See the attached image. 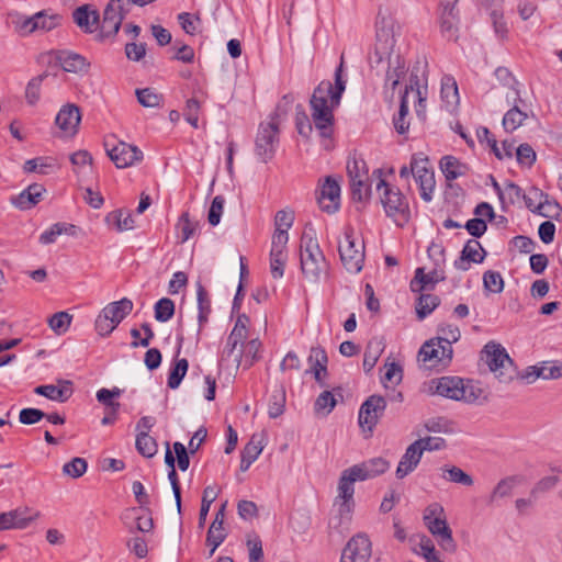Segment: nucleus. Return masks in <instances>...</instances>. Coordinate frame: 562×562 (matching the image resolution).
<instances>
[{
  "mask_svg": "<svg viewBox=\"0 0 562 562\" xmlns=\"http://www.w3.org/2000/svg\"><path fill=\"white\" fill-rule=\"evenodd\" d=\"M319 207L328 214L335 213L340 206V186L331 177H326L317 195Z\"/></svg>",
  "mask_w": 562,
  "mask_h": 562,
  "instance_id": "18",
  "label": "nucleus"
},
{
  "mask_svg": "<svg viewBox=\"0 0 562 562\" xmlns=\"http://www.w3.org/2000/svg\"><path fill=\"white\" fill-rule=\"evenodd\" d=\"M81 121L80 110L76 104L64 105L56 115V125L67 135H75Z\"/></svg>",
  "mask_w": 562,
  "mask_h": 562,
  "instance_id": "20",
  "label": "nucleus"
},
{
  "mask_svg": "<svg viewBox=\"0 0 562 562\" xmlns=\"http://www.w3.org/2000/svg\"><path fill=\"white\" fill-rule=\"evenodd\" d=\"M485 254L480 241L469 239L461 251V256L454 261V267L458 270L467 271L470 269L471 262L481 263L484 260Z\"/></svg>",
  "mask_w": 562,
  "mask_h": 562,
  "instance_id": "22",
  "label": "nucleus"
},
{
  "mask_svg": "<svg viewBox=\"0 0 562 562\" xmlns=\"http://www.w3.org/2000/svg\"><path fill=\"white\" fill-rule=\"evenodd\" d=\"M423 452L419 447V442L414 441L411 443L405 453L402 456L400 463L396 469L397 479H404L411 472H413L418 463L420 462Z\"/></svg>",
  "mask_w": 562,
  "mask_h": 562,
  "instance_id": "25",
  "label": "nucleus"
},
{
  "mask_svg": "<svg viewBox=\"0 0 562 562\" xmlns=\"http://www.w3.org/2000/svg\"><path fill=\"white\" fill-rule=\"evenodd\" d=\"M357 481H360V477H358L352 467L341 472L338 482V496L336 497V502H340L339 512L341 515L349 514L352 509L355 482Z\"/></svg>",
  "mask_w": 562,
  "mask_h": 562,
  "instance_id": "15",
  "label": "nucleus"
},
{
  "mask_svg": "<svg viewBox=\"0 0 562 562\" xmlns=\"http://www.w3.org/2000/svg\"><path fill=\"white\" fill-rule=\"evenodd\" d=\"M513 108L503 117V126L507 132L517 130L528 117L527 112L522 110L525 102L520 103L517 97H513Z\"/></svg>",
  "mask_w": 562,
  "mask_h": 562,
  "instance_id": "30",
  "label": "nucleus"
},
{
  "mask_svg": "<svg viewBox=\"0 0 562 562\" xmlns=\"http://www.w3.org/2000/svg\"><path fill=\"white\" fill-rule=\"evenodd\" d=\"M372 176L378 178L376 191L380 193V201L387 217H391L397 226L403 227L411 220V209L407 198L402 191L387 183L383 178V170L375 169Z\"/></svg>",
  "mask_w": 562,
  "mask_h": 562,
  "instance_id": "4",
  "label": "nucleus"
},
{
  "mask_svg": "<svg viewBox=\"0 0 562 562\" xmlns=\"http://www.w3.org/2000/svg\"><path fill=\"white\" fill-rule=\"evenodd\" d=\"M285 395L282 392H277L271 395L269 401L268 414L270 418H277L284 412Z\"/></svg>",
  "mask_w": 562,
  "mask_h": 562,
  "instance_id": "64",
  "label": "nucleus"
},
{
  "mask_svg": "<svg viewBox=\"0 0 562 562\" xmlns=\"http://www.w3.org/2000/svg\"><path fill=\"white\" fill-rule=\"evenodd\" d=\"M411 171L419 186L420 198L425 202H430L436 187V180L429 159L423 154H414L411 159Z\"/></svg>",
  "mask_w": 562,
  "mask_h": 562,
  "instance_id": "9",
  "label": "nucleus"
},
{
  "mask_svg": "<svg viewBox=\"0 0 562 562\" xmlns=\"http://www.w3.org/2000/svg\"><path fill=\"white\" fill-rule=\"evenodd\" d=\"M279 140L278 121L273 119L267 123H260L255 139V153L261 162L267 164L274 157Z\"/></svg>",
  "mask_w": 562,
  "mask_h": 562,
  "instance_id": "8",
  "label": "nucleus"
},
{
  "mask_svg": "<svg viewBox=\"0 0 562 562\" xmlns=\"http://www.w3.org/2000/svg\"><path fill=\"white\" fill-rule=\"evenodd\" d=\"M338 251L344 268L350 273H358L364 263V241L356 235L353 227L346 226L344 237L338 243Z\"/></svg>",
  "mask_w": 562,
  "mask_h": 562,
  "instance_id": "6",
  "label": "nucleus"
},
{
  "mask_svg": "<svg viewBox=\"0 0 562 562\" xmlns=\"http://www.w3.org/2000/svg\"><path fill=\"white\" fill-rule=\"evenodd\" d=\"M328 267L315 231H304L300 240V268L304 279L310 283H318L322 276L327 273Z\"/></svg>",
  "mask_w": 562,
  "mask_h": 562,
  "instance_id": "3",
  "label": "nucleus"
},
{
  "mask_svg": "<svg viewBox=\"0 0 562 562\" xmlns=\"http://www.w3.org/2000/svg\"><path fill=\"white\" fill-rule=\"evenodd\" d=\"M58 384V386L53 384L38 385L34 389V393L52 401L65 403L74 393L72 382L69 380H59Z\"/></svg>",
  "mask_w": 562,
  "mask_h": 562,
  "instance_id": "24",
  "label": "nucleus"
},
{
  "mask_svg": "<svg viewBox=\"0 0 562 562\" xmlns=\"http://www.w3.org/2000/svg\"><path fill=\"white\" fill-rule=\"evenodd\" d=\"M335 393L341 396V387H335L331 391L322 392L314 403V412L324 416L328 415L336 406Z\"/></svg>",
  "mask_w": 562,
  "mask_h": 562,
  "instance_id": "34",
  "label": "nucleus"
},
{
  "mask_svg": "<svg viewBox=\"0 0 562 562\" xmlns=\"http://www.w3.org/2000/svg\"><path fill=\"white\" fill-rule=\"evenodd\" d=\"M137 101L145 108H157L162 102V94L157 93L151 88L136 90Z\"/></svg>",
  "mask_w": 562,
  "mask_h": 562,
  "instance_id": "46",
  "label": "nucleus"
},
{
  "mask_svg": "<svg viewBox=\"0 0 562 562\" xmlns=\"http://www.w3.org/2000/svg\"><path fill=\"white\" fill-rule=\"evenodd\" d=\"M155 318L158 322H168L175 314V303L168 297L158 300L155 304Z\"/></svg>",
  "mask_w": 562,
  "mask_h": 562,
  "instance_id": "49",
  "label": "nucleus"
},
{
  "mask_svg": "<svg viewBox=\"0 0 562 562\" xmlns=\"http://www.w3.org/2000/svg\"><path fill=\"white\" fill-rule=\"evenodd\" d=\"M61 15L52 14L47 15L44 11L35 13L36 29L42 31H52L57 27L61 22Z\"/></svg>",
  "mask_w": 562,
  "mask_h": 562,
  "instance_id": "57",
  "label": "nucleus"
},
{
  "mask_svg": "<svg viewBox=\"0 0 562 562\" xmlns=\"http://www.w3.org/2000/svg\"><path fill=\"white\" fill-rule=\"evenodd\" d=\"M495 76L504 87L513 90L514 97H517L520 103H524V100L520 97V91L518 89L519 82L506 67H498L495 70Z\"/></svg>",
  "mask_w": 562,
  "mask_h": 562,
  "instance_id": "45",
  "label": "nucleus"
},
{
  "mask_svg": "<svg viewBox=\"0 0 562 562\" xmlns=\"http://www.w3.org/2000/svg\"><path fill=\"white\" fill-rule=\"evenodd\" d=\"M453 349L450 345H445L440 339L432 338L426 341L419 352L418 359L429 368L445 369L452 360Z\"/></svg>",
  "mask_w": 562,
  "mask_h": 562,
  "instance_id": "11",
  "label": "nucleus"
},
{
  "mask_svg": "<svg viewBox=\"0 0 562 562\" xmlns=\"http://www.w3.org/2000/svg\"><path fill=\"white\" fill-rule=\"evenodd\" d=\"M344 55L335 70V83L329 80H323L314 89L310 100L312 119L321 137L325 140V148L329 149V140L333 135L334 109L340 104L341 95L346 90V79H344Z\"/></svg>",
  "mask_w": 562,
  "mask_h": 562,
  "instance_id": "2",
  "label": "nucleus"
},
{
  "mask_svg": "<svg viewBox=\"0 0 562 562\" xmlns=\"http://www.w3.org/2000/svg\"><path fill=\"white\" fill-rule=\"evenodd\" d=\"M445 277L439 276L436 270L426 273L424 268H417L415 276L411 281V290L413 292H422L423 290H432L435 285L442 281Z\"/></svg>",
  "mask_w": 562,
  "mask_h": 562,
  "instance_id": "29",
  "label": "nucleus"
},
{
  "mask_svg": "<svg viewBox=\"0 0 562 562\" xmlns=\"http://www.w3.org/2000/svg\"><path fill=\"white\" fill-rule=\"evenodd\" d=\"M481 359L495 373L499 382L508 383L516 375V367L513 359L498 342L488 341L481 351Z\"/></svg>",
  "mask_w": 562,
  "mask_h": 562,
  "instance_id": "7",
  "label": "nucleus"
},
{
  "mask_svg": "<svg viewBox=\"0 0 562 562\" xmlns=\"http://www.w3.org/2000/svg\"><path fill=\"white\" fill-rule=\"evenodd\" d=\"M347 173L350 181L357 179L369 180V171L366 161L356 155L347 161Z\"/></svg>",
  "mask_w": 562,
  "mask_h": 562,
  "instance_id": "41",
  "label": "nucleus"
},
{
  "mask_svg": "<svg viewBox=\"0 0 562 562\" xmlns=\"http://www.w3.org/2000/svg\"><path fill=\"white\" fill-rule=\"evenodd\" d=\"M440 169L448 181L456 180L460 177L467 176L470 168L467 164L460 161L451 155L443 156L439 162Z\"/></svg>",
  "mask_w": 562,
  "mask_h": 562,
  "instance_id": "28",
  "label": "nucleus"
},
{
  "mask_svg": "<svg viewBox=\"0 0 562 562\" xmlns=\"http://www.w3.org/2000/svg\"><path fill=\"white\" fill-rule=\"evenodd\" d=\"M72 18L75 23L87 33L95 31L100 23L99 11L91 9L89 4L77 8L72 12Z\"/></svg>",
  "mask_w": 562,
  "mask_h": 562,
  "instance_id": "27",
  "label": "nucleus"
},
{
  "mask_svg": "<svg viewBox=\"0 0 562 562\" xmlns=\"http://www.w3.org/2000/svg\"><path fill=\"white\" fill-rule=\"evenodd\" d=\"M55 61L67 72H88L90 63L80 54L71 50H57Z\"/></svg>",
  "mask_w": 562,
  "mask_h": 562,
  "instance_id": "21",
  "label": "nucleus"
},
{
  "mask_svg": "<svg viewBox=\"0 0 562 562\" xmlns=\"http://www.w3.org/2000/svg\"><path fill=\"white\" fill-rule=\"evenodd\" d=\"M48 75L46 72H44V74H41V75L32 78L27 82V86H26V89H25V99H26V102L30 105L36 104L37 101L40 100V98H41V86H42L43 80Z\"/></svg>",
  "mask_w": 562,
  "mask_h": 562,
  "instance_id": "48",
  "label": "nucleus"
},
{
  "mask_svg": "<svg viewBox=\"0 0 562 562\" xmlns=\"http://www.w3.org/2000/svg\"><path fill=\"white\" fill-rule=\"evenodd\" d=\"M459 0L439 1V25L441 35L449 41H457L459 37V11L456 5Z\"/></svg>",
  "mask_w": 562,
  "mask_h": 562,
  "instance_id": "12",
  "label": "nucleus"
},
{
  "mask_svg": "<svg viewBox=\"0 0 562 562\" xmlns=\"http://www.w3.org/2000/svg\"><path fill=\"white\" fill-rule=\"evenodd\" d=\"M122 394V390L119 387L109 389H100L97 392V400L99 403L105 406V409L119 411L121 404L115 401L116 397H120Z\"/></svg>",
  "mask_w": 562,
  "mask_h": 562,
  "instance_id": "42",
  "label": "nucleus"
},
{
  "mask_svg": "<svg viewBox=\"0 0 562 562\" xmlns=\"http://www.w3.org/2000/svg\"><path fill=\"white\" fill-rule=\"evenodd\" d=\"M530 193L533 194L536 199H543V201H540L536 206L537 214L551 218H557L560 215V204L555 200H551L547 193H543L536 187L530 189Z\"/></svg>",
  "mask_w": 562,
  "mask_h": 562,
  "instance_id": "31",
  "label": "nucleus"
},
{
  "mask_svg": "<svg viewBox=\"0 0 562 562\" xmlns=\"http://www.w3.org/2000/svg\"><path fill=\"white\" fill-rule=\"evenodd\" d=\"M352 200L358 202H367L371 195V187L369 180L357 179L350 181Z\"/></svg>",
  "mask_w": 562,
  "mask_h": 562,
  "instance_id": "54",
  "label": "nucleus"
},
{
  "mask_svg": "<svg viewBox=\"0 0 562 562\" xmlns=\"http://www.w3.org/2000/svg\"><path fill=\"white\" fill-rule=\"evenodd\" d=\"M217 493L214 491L212 486H207L203 491L201 508L199 514V528H203L211 504L216 499Z\"/></svg>",
  "mask_w": 562,
  "mask_h": 562,
  "instance_id": "53",
  "label": "nucleus"
},
{
  "mask_svg": "<svg viewBox=\"0 0 562 562\" xmlns=\"http://www.w3.org/2000/svg\"><path fill=\"white\" fill-rule=\"evenodd\" d=\"M133 302L124 297L120 301L108 304L102 313L109 316V318L117 326L133 310Z\"/></svg>",
  "mask_w": 562,
  "mask_h": 562,
  "instance_id": "32",
  "label": "nucleus"
},
{
  "mask_svg": "<svg viewBox=\"0 0 562 562\" xmlns=\"http://www.w3.org/2000/svg\"><path fill=\"white\" fill-rule=\"evenodd\" d=\"M352 468L358 474V477H360V481H366L383 474L390 468V463L385 459L378 457L355 464Z\"/></svg>",
  "mask_w": 562,
  "mask_h": 562,
  "instance_id": "26",
  "label": "nucleus"
},
{
  "mask_svg": "<svg viewBox=\"0 0 562 562\" xmlns=\"http://www.w3.org/2000/svg\"><path fill=\"white\" fill-rule=\"evenodd\" d=\"M202 102L196 98L192 97L187 100L186 106L183 110V115L186 121L193 127H199V114L201 110Z\"/></svg>",
  "mask_w": 562,
  "mask_h": 562,
  "instance_id": "52",
  "label": "nucleus"
},
{
  "mask_svg": "<svg viewBox=\"0 0 562 562\" xmlns=\"http://www.w3.org/2000/svg\"><path fill=\"white\" fill-rule=\"evenodd\" d=\"M40 516V512H32L27 507L0 513V531L9 529H25Z\"/></svg>",
  "mask_w": 562,
  "mask_h": 562,
  "instance_id": "17",
  "label": "nucleus"
},
{
  "mask_svg": "<svg viewBox=\"0 0 562 562\" xmlns=\"http://www.w3.org/2000/svg\"><path fill=\"white\" fill-rule=\"evenodd\" d=\"M87 467L88 463L83 458L76 457L71 461L64 464L63 471L65 474L77 479L85 474Z\"/></svg>",
  "mask_w": 562,
  "mask_h": 562,
  "instance_id": "61",
  "label": "nucleus"
},
{
  "mask_svg": "<svg viewBox=\"0 0 562 562\" xmlns=\"http://www.w3.org/2000/svg\"><path fill=\"white\" fill-rule=\"evenodd\" d=\"M521 482L519 476L512 475L501 480L490 496V503L496 498H503L512 495L514 488Z\"/></svg>",
  "mask_w": 562,
  "mask_h": 562,
  "instance_id": "40",
  "label": "nucleus"
},
{
  "mask_svg": "<svg viewBox=\"0 0 562 562\" xmlns=\"http://www.w3.org/2000/svg\"><path fill=\"white\" fill-rule=\"evenodd\" d=\"M263 449L261 437L252 435L249 442L244 447L241 456L255 462Z\"/></svg>",
  "mask_w": 562,
  "mask_h": 562,
  "instance_id": "59",
  "label": "nucleus"
},
{
  "mask_svg": "<svg viewBox=\"0 0 562 562\" xmlns=\"http://www.w3.org/2000/svg\"><path fill=\"white\" fill-rule=\"evenodd\" d=\"M46 189L41 183H32L25 188L20 194L11 199L12 204L22 210L26 211L37 205L42 200Z\"/></svg>",
  "mask_w": 562,
  "mask_h": 562,
  "instance_id": "23",
  "label": "nucleus"
},
{
  "mask_svg": "<svg viewBox=\"0 0 562 562\" xmlns=\"http://www.w3.org/2000/svg\"><path fill=\"white\" fill-rule=\"evenodd\" d=\"M440 304V299L435 294H420L416 301V314L419 321L425 319Z\"/></svg>",
  "mask_w": 562,
  "mask_h": 562,
  "instance_id": "35",
  "label": "nucleus"
},
{
  "mask_svg": "<svg viewBox=\"0 0 562 562\" xmlns=\"http://www.w3.org/2000/svg\"><path fill=\"white\" fill-rule=\"evenodd\" d=\"M135 446L138 453L145 458H153L158 450L156 439L149 436L145 430L137 434Z\"/></svg>",
  "mask_w": 562,
  "mask_h": 562,
  "instance_id": "37",
  "label": "nucleus"
},
{
  "mask_svg": "<svg viewBox=\"0 0 562 562\" xmlns=\"http://www.w3.org/2000/svg\"><path fill=\"white\" fill-rule=\"evenodd\" d=\"M484 290L491 293H501L504 289V280L499 272L487 270L483 274Z\"/></svg>",
  "mask_w": 562,
  "mask_h": 562,
  "instance_id": "51",
  "label": "nucleus"
},
{
  "mask_svg": "<svg viewBox=\"0 0 562 562\" xmlns=\"http://www.w3.org/2000/svg\"><path fill=\"white\" fill-rule=\"evenodd\" d=\"M386 408V400L381 395L369 396L360 406L359 425L372 431Z\"/></svg>",
  "mask_w": 562,
  "mask_h": 562,
  "instance_id": "14",
  "label": "nucleus"
},
{
  "mask_svg": "<svg viewBox=\"0 0 562 562\" xmlns=\"http://www.w3.org/2000/svg\"><path fill=\"white\" fill-rule=\"evenodd\" d=\"M441 98L448 108L459 103L458 85L453 77L443 76L441 80Z\"/></svg>",
  "mask_w": 562,
  "mask_h": 562,
  "instance_id": "36",
  "label": "nucleus"
},
{
  "mask_svg": "<svg viewBox=\"0 0 562 562\" xmlns=\"http://www.w3.org/2000/svg\"><path fill=\"white\" fill-rule=\"evenodd\" d=\"M439 336L436 339H440L445 345L452 346L453 342H457L460 339V329L457 325L442 323L438 325L437 329Z\"/></svg>",
  "mask_w": 562,
  "mask_h": 562,
  "instance_id": "50",
  "label": "nucleus"
},
{
  "mask_svg": "<svg viewBox=\"0 0 562 562\" xmlns=\"http://www.w3.org/2000/svg\"><path fill=\"white\" fill-rule=\"evenodd\" d=\"M442 477L449 482L458 483L463 486L473 485V477L456 465H445L441 468Z\"/></svg>",
  "mask_w": 562,
  "mask_h": 562,
  "instance_id": "39",
  "label": "nucleus"
},
{
  "mask_svg": "<svg viewBox=\"0 0 562 562\" xmlns=\"http://www.w3.org/2000/svg\"><path fill=\"white\" fill-rule=\"evenodd\" d=\"M261 342L259 339L249 340L244 352L239 351L235 355V362L239 367L244 362L246 369L250 368L256 361L260 359Z\"/></svg>",
  "mask_w": 562,
  "mask_h": 562,
  "instance_id": "33",
  "label": "nucleus"
},
{
  "mask_svg": "<svg viewBox=\"0 0 562 562\" xmlns=\"http://www.w3.org/2000/svg\"><path fill=\"white\" fill-rule=\"evenodd\" d=\"M401 35V25L391 18H381L376 24L373 50L369 54V64L378 76L384 75V88L392 91L406 74L404 58L395 50L396 37Z\"/></svg>",
  "mask_w": 562,
  "mask_h": 562,
  "instance_id": "1",
  "label": "nucleus"
},
{
  "mask_svg": "<svg viewBox=\"0 0 562 562\" xmlns=\"http://www.w3.org/2000/svg\"><path fill=\"white\" fill-rule=\"evenodd\" d=\"M72 316L67 312H57L48 321L49 327L58 335L64 334L70 326Z\"/></svg>",
  "mask_w": 562,
  "mask_h": 562,
  "instance_id": "56",
  "label": "nucleus"
},
{
  "mask_svg": "<svg viewBox=\"0 0 562 562\" xmlns=\"http://www.w3.org/2000/svg\"><path fill=\"white\" fill-rule=\"evenodd\" d=\"M488 146L492 149L493 154L499 160H503L504 158H512L514 155V151L516 153V148H517V147H515V142L505 139L502 142V149H501L498 147L495 138L488 139Z\"/></svg>",
  "mask_w": 562,
  "mask_h": 562,
  "instance_id": "55",
  "label": "nucleus"
},
{
  "mask_svg": "<svg viewBox=\"0 0 562 562\" xmlns=\"http://www.w3.org/2000/svg\"><path fill=\"white\" fill-rule=\"evenodd\" d=\"M429 389L434 394L469 404L476 402L483 394L474 381L450 375L432 379Z\"/></svg>",
  "mask_w": 562,
  "mask_h": 562,
  "instance_id": "5",
  "label": "nucleus"
},
{
  "mask_svg": "<svg viewBox=\"0 0 562 562\" xmlns=\"http://www.w3.org/2000/svg\"><path fill=\"white\" fill-rule=\"evenodd\" d=\"M177 228L180 232L181 243H186L187 240H189L190 238H192L195 235V233L199 228V223L191 221L189 213L184 212L179 217Z\"/></svg>",
  "mask_w": 562,
  "mask_h": 562,
  "instance_id": "44",
  "label": "nucleus"
},
{
  "mask_svg": "<svg viewBox=\"0 0 562 562\" xmlns=\"http://www.w3.org/2000/svg\"><path fill=\"white\" fill-rule=\"evenodd\" d=\"M188 368L189 362L186 358L175 359L169 371L167 385L172 390L177 389L186 376Z\"/></svg>",
  "mask_w": 562,
  "mask_h": 562,
  "instance_id": "38",
  "label": "nucleus"
},
{
  "mask_svg": "<svg viewBox=\"0 0 562 562\" xmlns=\"http://www.w3.org/2000/svg\"><path fill=\"white\" fill-rule=\"evenodd\" d=\"M381 352L380 344L370 341L366 348L363 357V369L369 372L375 366Z\"/></svg>",
  "mask_w": 562,
  "mask_h": 562,
  "instance_id": "62",
  "label": "nucleus"
},
{
  "mask_svg": "<svg viewBox=\"0 0 562 562\" xmlns=\"http://www.w3.org/2000/svg\"><path fill=\"white\" fill-rule=\"evenodd\" d=\"M425 525L429 532L437 539L438 544L443 551L448 553H454L457 551V543L446 518H434V520H429L425 522Z\"/></svg>",
  "mask_w": 562,
  "mask_h": 562,
  "instance_id": "19",
  "label": "nucleus"
},
{
  "mask_svg": "<svg viewBox=\"0 0 562 562\" xmlns=\"http://www.w3.org/2000/svg\"><path fill=\"white\" fill-rule=\"evenodd\" d=\"M104 147L108 156L117 168H127L143 160V151L135 145L125 142H115L108 138L104 140Z\"/></svg>",
  "mask_w": 562,
  "mask_h": 562,
  "instance_id": "10",
  "label": "nucleus"
},
{
  "mask_svg": "<svg viewBox=\"0 0 562 562\" xmlns=\"http://www.w3.org/2000/svg\"><path fill=\"white\" fill-rule=\"evenodd\" d=\"M522 196V189L518 184L512 181L506 182L504 191L499 198L502 207L505 209L506 204H515L516 202L520 201Z\"/></svg>",
  "mask_w": 562,
  "mask_h": 562,
  "instance_id": "47",
  "label": "nucleus"
},
{
  "mask_svg": "<svg viewBox=\"0 0 562 562\" xmlns=\"http://www.w3.org/2000/svg\"><path fill=\"white\" fill-rule=\"evenodd\" d=\"M308 360H310V362L315 360L314 364L311 368V371L313 372V374H315V370H321V372H323L324 375L328 374V371H327L328 358H327V355L324 349L312 348Z\"/></svg>",
  "mask_w": 562,
  "mask_h": 562,
  "instance_id": "60",
  "label": "nucleus"
},
{
  "mask_svg": "<svg viewBox=\"0 0 562 562\" xmlns=\"http://www.w3.org/2000/svg\"><path fill=\"white\" fill-rule=\"evenodd\" d=\"M536 151L529 144H521L516 148V158L519 165L531 167L536 161Z\"/></svg>",
  "mask_w": 562,
  "mask_h": 562,
  "instance_id": "63",
  "label": "nucleus"
},
{
  "mask_svg": "<svg viewBox=\"0 0 562 562\" xmlns=\"http://www.w3.org/2000/svg\"><path fill=\"white\" fill-rule=\"evenodd\" d=\"M372 543L367 533H357L350 538L342 550L340 562H369Z\"/></svg>",
  "mask_w": 562,
  "mask_h": 562,
  "instance_id": "13",
  "label": "nucleus"
},
{
  "mask_svg": "<svg viewBox=\"0 0 562 562\" xmlns=\"http://www.w3.org/2000/svg\"><path fill=\"white\" fill-rule=\"evenodd\" d=\"M75 226L70 225L69 229H72ZM68 227L64 223H56L52 225L47 231L43 232L40 236V243L43 245H49L56 241V238L63 233H67Z\"/></svg>",
  "mask_w": 562,
  "mask_h": 562,
  "instance_id": "58",
  "label": "nucleus"
},
{
  "mask_svg": "<svg viewBox=\"0 0 562 562\" xmlns=\"http://www.w3.org/2000/svg\"><path fill=\"white\" fill-rule=\"evenodd\" d=\"M289 235L282 232L272 235L270 250V272L273 279H280L284 274L285 262L288 259L286 245Z\"/></svg>",
  "mask_w": 562,
  "mask_h": 562,
  "instance_id": "16",
  "label": "nucleus"
},
{
  "mask_svg": "<svg viewBox=\"0 0 562 562\" xmlns=\"http://www.w3.org/2000/svg\"><path fill=\"white\" fill-rule=\"evenodd\" d=\"M408 87H405L404 94L401 98V104L397 116L394 117V127L398 134H405L409 128V123L406 121L408 113Z\"/></svg>",
  "mask_w": 562,
  "mask_h": 562,
  "instance_id": "43",
  "label": "nucleus"
}]
</instances>
